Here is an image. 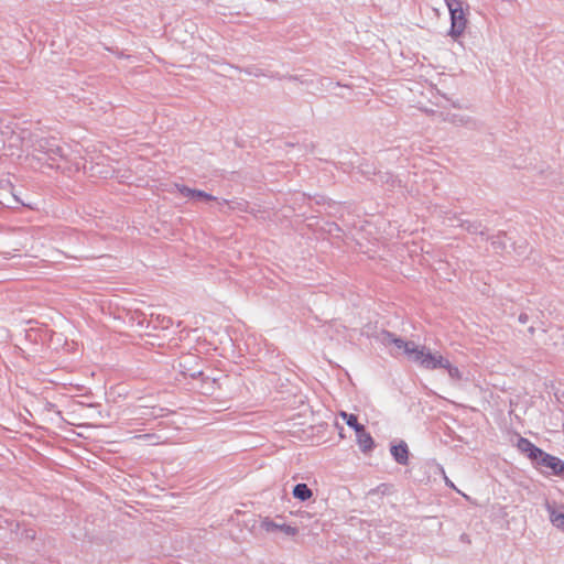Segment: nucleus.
<instances>
[{"instance_id": "nucleus-1", "label": "nucleus", "mask_w": 564, "mask_h": 564, "mask_svg": "<svg viewBox=\"0 0 564 564\" xmlns=\"http://www.w3.org/2000/svg\"><path fill=\"white\" fill-rule=\"evenodd\" d=\"M379 339L387 347L393 346L395 354L403 352L409 360L424 369L436 370L447 365V358L438 351L433 352L426 346H417L414 341H406L392 333L382 332Z\"/></svg>"}, {"instance_id": "nucleus-2", "label": "nucleus", "mask_w": 564, "mask_h": 564, "mask_svg": "<svg viewBox=\"0 0 564 564\" xmlns=\"http://www.w3.org/2000/svg\"><path fill=\"white\" fill-rule=\"evenodd\" d=\"M32 155L37 161H45L50 167H54L58 160L66 159L64 149L55 138H40L33 142Z\"/></svg>"}, {"instance_id": "nucleus-3", "label": "nucleus", "mask_w": 564, "mask_h": 564, "mask_svg": "<svg viewBox=\"0 0 564 564\" xmlns=\"http://www.w3.org/2000/svg\"><path fill=\"white\" fill-rule=\"evenodd\" d=\"M451 14V29L448 35L457 40L463 35L467 26L468 6L464 7L463 0H444Z\"/></svg>"}, {"instance_id": "nucleus-4", "label": "nucleus", "mask_w": 564, "mask_h": 564, "mask_svg": "<svg viewBox=\"0 0 564 564\" xmlns=\"http://www.w3.org/2000/svg\"><path fill=\"white\" fill-rule=\"evenodd\" d=\"M261 528L267 532H273V531L278 530V531H281L284 534L291 535V536H293L297 533V529L295 527H292V525H289L285 523L279 524L268 518L261 522Z\"/></svg>"}, {"instance_id": "nucleus-5", "label": "nucleus", "mask_w": 564, "mask_h": 564, "mask_svg": "<svg viewBox=\"0 0 564 564\" xmlns=\"http://www.w3.org/2000/svg\"><path fill=\"white\" fill-rule=\"evenodd\" d=\"M390 453L393 459L400 465H408L409 463V447L404 441H400L398 444H392Z\"/></svg>"}, {"instance_id": "nucleus-6", "label": "nucleus", "mask_w": 564, "mask_h": 564, "mask_svg": "<svg viewBox=\"0 0 564 564\" xmlns=\"http://www.w3.org/2000/svg\"><path fill=\"white\" fill-rule=\"evenodd\" d=\"M540 464L552 469V471L557 476L564 475V462L558 457L544 453L540 459Z\"/></svg>"}, {"instance_id": "nucleus-7", "label": "nucleus", "mask_w": 564, "mask_h": 564, "mask_svg": "<svg viewBox=\"0 0 564 564\" xmlns=\"http://www.w3.org/2000/svg\"><path fill=\"white\" fill-rule=\"evenodd\" d=\"M518 448L525 453L532 459H541L544 452L531 443L528 438L520 437L518 441Z\"/></svg>"}, {"instance_id": "nucleus-8", "label": "nucleus", "mask_w": 564, "mask_h": 564, "mask_svg": "<svg viewBox=\"0 0 564 564\" xmlns=\"http://www.w3.org/2000/svg\"><path fill=\"white\" fill-rule=\"evenodd\" d=\"M356 436H357V443L364 453H367L372 449V447L375 445L373 440H372L371 435L366 432L365 427L362 430H360V432H357Z\"/></svg>"}, {"instance_id": "nucleus-9", "label": "nucleus", "mask_w": 564, "mask_h": 564, "mask_svg": "<svg viewBox=\"0 0 564 564\" xmlns=\"http://www.w3.org/2000/svg\"><path fill=\"white\" fill-rule=\"evenodd\" d=\"M293 496H294V498L299 499L300 501H306L313 496V492L307 487L306 484H297L293 488Z\"/></svg>"}, {"instance_id": "nucleus-10", "label": "nucleus", "mask_w": 564, "mask_h": 564, "mask_svg": "<svg viewBox=\"0 0 564 564\" xmlns=\"http://www.w3.org/2000/svg\"><path fill=\"white\" fill-rule=\"evenodd\" d=\"M340 416L346 421L347 425L352 427L355 432H360L365 426L358 423L357 416L354 414H348L346 412H340Z\"/></svg>"}, {"instance_id": "nucleus-11", "label": "nucleus", "mask_w": 564, "mask_h": 564, "mask_svg": "<svg viewBox=\"0 0 564 564\" xmlns=\"http://www.w3.org/2000/svg\"><path fill=\"white\" fill-rule=\"evenodd\" d=\"M442 369H445L447 371L451 379H453V380L462 379L460 370L457 367L453 366L448 359H447V365H444L442 367Z\"/></svg>"}, {"instance_id": "nucleus-12", "label": "nucleus", "mask_w": 564, "mask_h": 564, "mask_svg": "<svg viewBox=\"0 0 564 564\" xmlns=\"http://www.w3.org/2000/svg\"><path fill=\"white\" fill-rule=\"evenodd\" d=\"M447 121L455 126H467L471 122V120L468 117L462 116V115H449L447 117Z\"/></svg>"}, {"instance_id": "nucleus-13", "label": "nucleus", "mask_w": 564, "mask_h": 564, "mask_svg": "<svg viewBox=\"0 0 564 564\" xmlns=\"http://www.w3.org/2000/svg\"><path fill=\"white\" fill-rule=\"evenodd\" d=\"M550 520L556 528L564 529V513L563 512H556L555 510H552L550 513Z\"/></svg>"}, {"instance_id": "nucleus-14", "label": "nucleus", "mask_w": 564, "mask_h": 564, "mask_svg": "<svg viewBox=\"0 0 564 564\" xmlns=\"http://www.w3.org/2000/svg\"><path fill=\"white\" fill-rule=\"evenodd\" d=\"M174 187L183 197H187L189 199L193 198L195 189L189 188L182 184H174Z\"/></svg>"}, {"instance_id": "nucleus-15", "label": "nucleus", "mask_w": 564, "mask_h": 564, "mask_svg": "<svg viewBox=\"0 0 564 564\" xmlns=\"http://www.w3.org/2000/svg\"><path fill=\"white\" fill-rule=\"evenodd\" d=\"M194 200H206V202H209V200H217V198L206 192H203V191H199V189H195L194 192V195H193V198Z\"/></svg>"}, {"instance_id": "nucleus-16", "label": "nucleus", "mask_w": 564, "mask_h": 564, "mask_svg": "<svg viewBox=\"0 0 564 564\" xmlns=\"http://www.w3.org/2000/svg\"><path fill=\"white\" fill-rule=\"evenodd\" d=\"M84 163L80 164L79 162L76 163V170H79L80 167H83L84 170L87 169V162H88V159L84 158Z\"/></svg>"}, {"instance_id": "nucleus-17", "label": "nucleus", "mask_w": 564, "mask_h": 564, "mask_svg": "<svg viewBox=\"0 0 564 564\" xmlns=\"http://www.w3.org/2000/svg\"><path fill=\"white\" fill-rule=\"evenodd\" d=\"M218 204L223 207L224 205H227L230 209H234L235 207L232 206L234 202H228V200H221V202H218Z\"/></svg>"}, {"instance_id": "nucleus-18", "label": "nucleus", "mask_w": 564, "mask_h": 564, "mask_svg": "<svg viewBox=\"0 0 564 564\" xmlns=\"http://www.w3.org/2000/svg\"><path fill=\"white\" fill-rule=\"evenodd\" d=\"M135 437L137 438H148V437H150V435L149 434H144V435H138Z\"/></svg>"}, {"instance_id": "nucleus-19", "label": "nucleus", "mask_w": 564, "mask_h": 564, "mask_svg": "<svg viewBox=\"0 0 564 564\" xmlns=\"http://www.w3.org/2000/svg\"><path fill=\"white\" fill-rule=\"evenodd\" d=\"M446 484L454 488V484L446 478Z\"/></svg>"}]
</instances>
